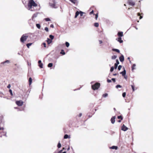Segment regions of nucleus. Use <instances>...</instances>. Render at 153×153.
Segmentation results:
<instances>
[{"mask_svg":"<svg viewBox=\"0 0 153 153\" xmlns=\"http://www.w3.org/2000/svg\"><path fill=\"white\" fill-rule=\"evenodd\" d=\"M37 6V4L33 0H29L27 4L28 10L31 11H34L35 10L33 9V7H36Z\"/></svg>","mask_w":153,"mask_h":153,"instance_id":"1","label":"nucleus"},{"mask_svg":"<svg viewBox=\"0 0 153 153\" xmlns=\"http://www.w3.org/2000/svg\"><path fill=\"white\" fill-rule=\"evenodd\" d=\"M100 84L99 83L97 82L94 85H92V88L94 90H95L97 89L100 87Z\"/></svg>","mask_w":153,"mask_h":153,"instance_id":"2","label":"nucleus"},{"mask_svg":"<svg viewBox=\"0 0 153 153\" xmlns=\"http://www.w3.org/2000/svg\"><path fill=\"white\" fill-rule=\"evenodd\" d=\"M56 3L55 0H53L52 3H50L49 4L51 7L54 8H57V6H56Z\"/></svg>","mask_w":153,"mask_h":153,"instance_id":"3","label":"nucleus"},{"mask_svg":"<svg viewBox=\"0 0 153 153\" xmlns=\"http://www.w3.org/2000/svg\"><path fill=\"white\" fill-rule=\"evenodd\" d=\"M28 37V36L26 34H24L22 35L20 38V41L22 42H24L26 41Z\"/></svg>","mask_w":153,"mask_h":153,"instance_id":"4","label":"nucleus"},{"mask_svg":"<svg viewBox=\"0 0 153 153\" xmlns=\"http://www.w3.org/2000/svg\"><path fill=\"white\" fill-rule=\"evenodd\" d=\"M35 21L34 20L32 19H30L28 21V23L30 27H33L34 26L35 23Z\"/></svg>","mask_w":153,"mask_h":153,"instance_id":"5","label":"nucleus"},{"mask_svg":"<svg viewBox=\"0 0 153 153\" xmlns=\"http://www.w3.org/2000/svg\"><path fill=\"white\" fill-rule=\"evenodd\" d=\"M128 3L129 5L131 6H134L135 4V2L132 0H128Z\"/></svg>","mask_w":153,"mask_h":153,"instance_id":"6","label":"nucleus"},{"mask_svg":"<svg viewBox=\"0 0 153 153\" xmlns=\"http://www.w3.org/2000/svg\"><path fill=\"white\" fill-rule=\"evenodd\" d=\"M23 102L22 101H17L16 102V104L19 106H21L22 105Z\"/></svg>","mask_w":153,"mask_h":153,"instance_id":"7","label":"nucleus"},{"mask_svg":"<svg viewBox=\"0 0 153 153\" xmlns=\"http://www.w3.org/2000/svg\"><path fill=\"white\" fill-rule=\"evenodd\" d=\"M71 3L75 4L76 5H77L79 2L77 0H69Z\"/></svg>","mask_w":153,"mask_h":153,"instance_id":"8","label":"nucleus"},{"mask_svg":"<svg viewBox=\"0 0 153 153\" xmlns=\"http://www.w3.org/2000/svg\"><path fill=\"white\" fill-rule=\"evenodd\" d=\"M121 129L122 130L126 131L128 129V128L125 126L124 124H123L121 127Z\"/></svg>","mask_w":153,"mask_h":153,"instance_id":"9","label":"nucleus"},{"mask_svg":"<svg viewBox=\"0 0 153 153\" xmlns=\"http://www.w3.org/2000/svg\"><path fill=\"white\" fill-rule=\"evenodd\" d=\"M119 64V62L118 59L116 60V63L114 64V66L115 69H116L118 65Z\"/></svg>","mask_w":153,"mask_h":153,"instance_id":"10","label":"nucleus"},{"mask_svg":"<svg viewBox=\"0 0 153 153\" xmlns=\"http://www.w3.org/2000/svg\"><path fill=\"white\" fill-rule=\"evenodd\" d=\"M39 14V13L38 12L34 13L32 16V19L33 20H34L35 18L37 17V15Z\"/></svg>","mask_w":153,"mask_h":153,"instance_id":"11","label":"nucleus"},{"mask_svg":"<svg viewBox=\"0 0 153 153\" xmlns=\"http://www.w3.org/2000/svg\"><path fill=\"white\" fill-rule=\"evenodd\" d=\"M117 35L119 37H121L123 36V32L122 31L118 32Z\"/></svg>","mask_w":153,"mask_h":153,"instance_id":"12","label":"nucleus"},{"mask_svg":"<svg viewBox=\"0 0 153 153\" xmlns=\"http://www.w3.org/2000/svg\"><path fill=\"white\" fill-rule=\"evenodd\" d=\"M119 59L120 61L122 62H123L124 61V56L123 55H122L119 57Z\"/></svg>","mask_w":153,"mask_h":153,"instance_id":"13","label":"nucleus"},{"mask_svg":"<svg viewBox=\"0 0 153 153\" xmlns=\"http://www.w3.org/2000/svg\"><path fill=\"white\" fill-rule=\"evenodd\" d=\"M115 117L113 116L111 119V121L112 124H113L115 122Z\"/></svg>","mask_w":153,"mask_h":153,"instance_id":"14","label":"nucleus"},{"mask_svg":"<svg viewBox=\"0 0 153 153\" xmlns=\"http://www.w3.org/2000/svg\"><path fill=\"white\" fill-rule=\"evenodd\" d=\"M38 63L39 64V66L41 68H43V64L42 62V61L41 60H39Z\"/></svg>","mask_w":153,"mask_h":153,"instance_id":"15","label":"nucleus"},{"mask_svg":"<svg viewBox=\"0 0 153 153\" xmlns=\"http://www.w3.org/2000/svg\"><path fill=\"white\" fill-rule=\"evenodd\" d=\"M116 40L120 43H122L123 42V40H122L121 37H118V38H117Z\"/></svg>","mask_w":153,"mask_h":153,"instance_id":"16","label":"nucleus"},{"mask_svg":"<svg viewBox=\"0 0 153 153\" xmlns=\"http://www.w3.org/2000/svg\"><path fill=\"white\" fill-rule=\"evenodd\" d=\"M126 73V70L125 69V68H124V70L123 71L120 72V74H122V76H124L125 75Z\"/></svg>","mask_w":153,"mask_h":153,"instance_id":"17","label":"nucleus"},{"mask_svg":"<svg viewBox=\"0 0 153 153\" xmlns=\"http://www.w3.org/2000/svg\"><path fill=\"white\" fill-rule=\"evenodd\" d=\"M117 148H118V147L117 146H112L110 148V149H117Z\"/></svg>","mask_w":153,"mask_h":153,"instance_id":"18","label":"nucleus"},{"mask_svg":"<svg viewBox=\"0 0 153 153\" xmlns=\"http://www.w3.org/2000/svg\"><path fill=\"white\" fill-rule=\"evenodd\" d=\"M112 51H113L116 52L118 53H119L120 52V50L119 49H117L113 48L112 49Z\"/></svg>","mask_w":153,"mask_h":153,"instance_id":"19","label":"nucleus"},{"mask_svg":"<svg viewBox=\"0 0 153 153\" xmlns=\"http://www.w3.org/2000/svg\"><path fill=\"white\" fill-rule=\"evenodd\" d=\"M48 43V44H50L52 42V40H51L50 39L48 38L47 40Z\"/></svg>","mask_w":153,"mask_h":153,"instance_id":"20","label":"nucleus"},{"mask_svg":"<svg viewBox=\"0 0 153 153\" xmlns=\"http://www.w3.org/2000/svg\"><path fill=\"white\" fill-rule=\"evenodd\" d=\"M79 12L78 11H77L75 13V15L74 16L75 18H76L77 17V16L79 15Z\"/></svg>","mask_w":153,"mask_h":153,"instance_id":"21","label":"nucleus"},{"mask_svg":"<svg viewBox=\"0 0 153 153\" xmlns=\"http://www.w3.org/2000/svg\"><path fill=\"white\" fill-rule=\"evenodd\" d=\"M64 138L65 139H66L68 138H70V137L67 134H65L64 135Z\"/></svg>","mask_w":153,"mask_h":153,"instance_id":"22","label":"nucleus"},{"mask_svg":"<svg viewBox=\"0 0 153 153\" xmlns=\"http://www.w3.org/2000/svg\"><path fill=\"white\" fill-rule=\"evenodd\" d=\"M32 79L31 77H30L29 79V84L30 85L32 82Z\"/></svg>","mask_w":153,"mask_h":153,"instance_id":"23","label":"nucleus"},{"mask_svg":"<svg viewBox=\"0 0 153 153\" xmlns=\"http://www.w3.org/2000/svg\"><path fill=\"white\" fill-rule=\"evenodd\" d=\"M136 66V64H134L131 67V70L133 71L134 69H135V67Z\"/></svg>","mask_w":153,"mask_h":153,"instance_id":"24","label":"nucleus"},{"mask_svg":"<svg viewBox=\"0 0 153 153\" xmlns=\"http://www.w3.org/2000/svg\"><path fill=\"white\" fill-rule=\"evenodd\" d=\"M10 62V61L9 60H6L4 62H2L1 63V64H4L5 63H9Z\"/></svg>","mask_w":153,"mask_h":153,"instance_id":"25","label":"nucleus"},{"mask_svg":"<svg viewBox=\"0 0 153 153\" xmlns=\"http://www.w3.org/2000/svg\"><path fill=\"white\" fill-rule=\"evenodd\" d=\"M53 64L52 63H50L48 64V66L49 68H51L53 66Z\"/></svg>","mask_w":153,"mask_h":153,"instance_id":"26","label":"nucleus"},{"mask_svg":"<svg viewBox=\"0 0 153 153\" xmlns=\"http://www.w3.org/2000/svg\"><path fill=\"white\" fill-rule=\"evenodd\" d=\"M60 54H62L63 55H64L65 54V52L64 51L63 49H62L61 50V51L60 52Z\"/></svg>","mask_w":153,"mask_h":153,"instance_id":"27","label":"nucleus"},{"mask_svg":"<svg viewBox=\"0 0 153 153\" xmlns=\"http://www.w3.org/2000/svg\"><path fill=\"white\" fill-rule=\"evenodd\" d=\"M49 37L51 39H50L52 40L53 39L54 36L52 35H49Z\"/></svg>","mask_w":153,"mask_h":153,"instance_id":"28","label":"nucleus"},{"mask_svg":"<svg viewBox=\"0 0 153 153\" xmlns=\"http://www.w3.org/2000/svg\"><path fill=\"white\" fill-rule=\"evenodd\" d=\"M117 58L116 55H113L111 56V59H115Z\"/></svg>","mask_w":153,"mask_h":153,"instance_id":"29","label":"nucleus"},{"mask_svg":"<svg viewBox=\"0 0 153 153\" xmlns=\"http://www.w3.org/2000/svg\"><path fill=\"white\" fill-rule=\"evenodd\" d=\"M36 27L39 29L40 28L41 26L39 24H37L36 25Z\"/></svg>","mask_w":153,"mask_h":153,"instance_id":"30","label":"nucleus"},{"mask_svg":"<svg viewBox=\"0 0 153 153\" xmlns=\"http://www.w3.org/2000/svg\"><path fill=\"white\" fill-rule=\"evenodd\" d=\"M32 43H27V44L26 45H27V47L28 48H29V47L31 46L32 45Z\"/></svg>","mask_w":153,"mask_h":153,"instance_id":"31","label":"nucleus"},{"mask_svg":"<svg viewBox=\"0 0 153 153\" xmlns=\"http://www.w3.org/2000/svg\"><path fill=\"white\" fill-rule=\"evenodd\" d=\"M99 24L98 23L96 22L94 23V26L96 27H98L99 26Z\"/></svg>","mask_w":153,"mask_h":153,"instance_id":"32","label":"nucleus"},{"mask_svg":"<svg viewBox=\"0 0 153 153\" xmlns=\"http://www.w3.org/2000/svg\"><path fill=\"white\" fill-rule=\"evenodd\" d=\"M108 96V94L107 93H105L103 94L102 97H106Z\"/></svg>","mask_w":153,"mask_h":153,"instance_id":"33","label":"nucleus"},{"mask_svg":"<svg viewBox=\"0 0 153 153\" xmlns=\"http://www.w3.org/2000/svg\"><path fill=\"white\" fill-rule=\"evenodd\" d=\"M117 118L118 119H120L121 120H122L123 119V118L121 115L118 116Z\"/></svg>","mask_w":153,"mask_h":153,"instance_id":"34","label":"nucleus"},{"mask_svg":"<svg viewBox=\"0 0 153 153\" xmlns=\"http://www.w3.org/2000/svg\"><path fill=\"white\" fill-rule=\"evenodd\" d=\"M65 44L66 46L67 47H68L69 46L70 44L69 43V42H66Z\"/></svg>","mask_w":153,"mask_h":153,"instance_id":"35","label":"nucleus"},{"mask_svg":"<svg viewBox=\"0 0 153 153\" xmlns=\"http://www.w3.org/2000/svg\"><path fill=\"white\" fill-rule=\"evenodd\" d=\"M61 146V145L60 142H59L57 145V147L58 148H60Z\"/></svg>","mask_w":153,"mask_h":153,"instance_id":"36","label":"nucleus"},{"mask_svg":"<svg viewBox=\"0 0 153 153\" xmlns=\"http://www.w3.org/2000/svg\"><path fill=\"white\" fill-rule=\"evenodd\" d=\"M79 12V14H80V15L81 16H83V14L84 13H83V12H82V11H80Z\"/></svg>","mask_w":153,"mask_h":153,"instance_id":"37","label":"nucleus"},{"mask_svg":"<svg viewBox=\"0 0 153 153\" xmlns=\"http://www.w3.org/2000/svg\"><path fill=\"white\" fill-rule=\"evenodd\" d=\"M114 67L113 66L111 67V69H110V71L111 72H112L113 71V70H114Z\"/></svg>","mask_w":153,"mask_h":153,"instance_id":"38","label":"nucleus"},{"mask_svg":"<svg viewBox=\"0 0 153 153\" xmlns=\"http://www.w3.org/2000/svg\"><path fill=\"white\" fill-rule=\"evenodd\" d=\"M122 87V86L120 85H117L116 86V87L117 88H121Z\"/></svg>","mask_w":153,"mask_h":153,"instance_id":"39","label":"nucleus"},{"mask_svg":"<svg viewBox=\"0 0 153 153\" xmlns=\"http://www.w3.org/2000/svg\"><path fill=\"white\" fill-rule=\"evenodd\" d=\"M122 67V66L121 65H119L118 67V70L119 71L120 70Z\"/></svg>","mask_w":153,"mask_h":153,"instance_id":"40","label":"nucleus"},{"mask_svg":"<svg viewBox=\"0 0 153 153\" xmlns=\"http://www.w3.org/2000/svg\"><path fill=\"white\" fill-rule=\"evenodd\" d=\"M45 19L46 21H49L51 20L49 18H46Z\"/></svg>","mask_w":153,"mask_h":153,"instance_id":"41","label":"nucleus"},{"mask_svg":"<svg viewBox=\"0 0 153 153\" xmlns=\"http://www.w3.org/2000/svg\"><path fill=\"white\" fill-rule=\"evenodd\" d=\"M131 87L132 88V90L133 91H134L135 90H134V86L133 85H131Z\"/></svg>","mask_w":153,"mask_h":153,"instance_id":"42","label":"nucleus"},{"mask_svg":"<svg viewBox=\"0 0 153 153\" xmlns=\"http://www.w3.org/2000/svg\"><path fill=\"white\" fill-rule=\"evenodd\" d=\"M9 92L10 93V94H11V96H13V93H12V91L11 90V89H10L9 90Z\"/></svg>","mask_w":153,"mask_h":153,"instance_id":"43","label":"nucleus"},{"mask_svg":"<svg viewBox=\"0 0 153 153\" xmlns=\"http://www.w3.org/2000/svg\"><path fill=\"white\" fill-rule=\"evenodd\" d=\"M126 95V92H123L122 94V96L123 97H125Z\"/></svg>","mask_w":153,"mask_h":153,"instance_id":"44","label":"nucleus"},{"mask_svg":"<svg viewBox=\"0 0 153 153\" xmlns=\"http://www.w3.org/2000/svg\"><path fill=\"white\" fill-rule=\"evenodd\" d=\"M45 30H46L47 32L48 31V27H46L45 28Z\"/></svg>","mask_w":153,"mask_h":153,"instance_id":"45","label":"nucleus"},{"mask_svg":"<svg viewBox=\"0 0 153 153\" xmlns=\"http://www.w3.org/2000/svg\"><path fill=\"white\" fill-rule=\"evenodd\" d=\"M111 80H112L113 82H116V80L115 78H112L111 79Z\"/></svg>","mask_w":153,"mask_h":153,"instance_id":"46","label":"nucleus"},{"mask_svg":"<svg viewBox=\"0 0 153 153\" xmlns=\"http://www.w3.org/2000/svg\"><path fill=\"white\" fill-rule=\"evenodd\" d=\"M98 17V14H97V13L95 15V18L96 20L97 19Z\"/></svg>","mask_w":153,"mask_h":153,"instance_id":"47","label":"nucleus"},{"mask_svg":"<svg viewBox=\"0 0 153 153\" xmlns=\"http://www.w3.org/2000/svg\"><path fill=\"white\" fill-rule=\"evenodd\" d=\"M42 44L45 48L46 47V44L44 42Z\"/></svg>","mask_w":153,"mask_h":153,"instance_id":"48","label":"nucleus"},{"mask_svg":"<svg viewBox=\"0 0 153 153\" xmlns=\"http://www.w3.org/2000/svg\"><path fill=\"white\" fill-rule=\"evenodd\" d=\"M107 82H111V80H110V79H108L107 80Z\"/></svg>","mask_w":153,"mask_h":153,"instance_id":"49","label":"nucleus"},{"mask_svg":"<svg viewBox=\"0 0 153 153\" xmlns=\"http://www.w3.org/2000/svg\"><path fill=\"white\" fill-rule=\"evenodd\" d=\"M99 42L100 44H101L102 43V41L101 40H99Z\"/></svg>","mask_w":153,"mask_h":153,"instance_id":"50","label":"nucleus"},{"mask_svg":"<svg viewBox=\"0 0 153 153\" xmlns=\"http://www.w3.org/2000/svg\"><path fill=\"white\" fill-rule=\"evenodd\" d=\"M11 87V85L10 84H9L7 86V88H10Z\"/></svg>","mask_w":153,"mask_h":153,"instance_id":"51","label":"nucleus"},{"mask_svg":"<svg viewBox=\"0 0 153 153\" xmlns=\"http://www.w3.org/2000/svg\"><path fill=\"white\" fill-rule=\"evenodd\" d=\"M94 13V10H92V11H91L90 13V14H92V13Z\"/></svg>","mask_w":153,"mask_h":153,"instance_id":"52","label":"nucleus"},{"mask_svg":"<svg viewBox=\"0 0 153 153\" xmlns=\"http://www.w3.org/2000/svg\"><path fill=\"white\" fill-rule=\"evenodd\" d=\"M50 27H51L53 28V27H54V26H53V24H51V25H50Z\"/></svg>","mask_w":153,"mask_h":153,"instance_id":"53","label":"nucleus"},{"mask_svg":"<svg viewBox=\"0 0 153 153\" xmlns=\"http://www.w3.org/2000/svg\"><path fill=\"white\" fill-rule=\"evenodd\" d=\"M82 115V114L81 113H79V117H81Z\"/></svg>","mask_w":153,"mask_h":153,"instance_id":"54","label":"nucleus"},{"mask_svg":"<svg viewBox=\"0 0 153 153\" xmlns=\"http://www.w3.org/2000/svg\"><path fill=\"white\" fill-rule=\"evenodd\" d=\"M137 15L138 16H140V13H137Z\"/></svg>","mask_w":153,"mask_h":153,"instance_id":"55","label":"nucleus"},{"mask_svg":"<svg viewBox=\"0 0 153 153\" xmlns=\"http://www.w3.org/2000/svg\"><path fill=\"white\" fill-rule=\"evenodd\" d=\"M143 16H140L139 19H142L143 18Z\"/></svg>","mask_w":153,"mask_h":153,"instance_id":"56","label":"nucleus"},{"mask_svg":"<svg viewBox=\"0 0 153 153\" xmlns=\"http://www.w3.org/2000/svg\"><path fill=\"white\" fill-rule=\"evenodd\" d=\"M124 76V78L125 79H126L127 78V76Z\"/></svg>","mask_w":153,"mask_h":153,"instance_id":"57","label":"nucleus"},{"mask_svg":"<svg viewBox=\"0 0 153 153\" xmlns=\"http://www.w3.org/2000/svg\"><path fill=\"white\" fill-rule=\"evenodd\" d=\"M70 149V147H68L67 148V150L68 151Z\"/></svg>","mask_w":153,"mask_h":153,"instance_id":"58","label":"nucleus"},{"mask_svg":"<svg viewBox=\"0 0 153 153\" xmlns=\"http://www.w3.org/2000/svg\"><path fill=\"white\" fill-rule=\"evenodd\" d=\"M116 75H117V74L116 73L114 74H113V75L114 76H116Z\"/></svg>","mask_w":153,"mask_h":153,"instance_id":"59","label":"nucleus"},{"mask_svg":"<svg viewBox=\"0 0 153 153\" xmlns=\"http://www.w3.org/2000/svg\"><path fill=\"white\" fill-rule=\"evenodd\" d=\"M121 122V120H118V122L119 123H120Z\"/></svg>","mask_w":153,"mask_h":153,"instance_id":"60","label":"nucleus"},{"mask_svg":"<svg viewBox=\"0 0 153 153\" xmlns=\"http://www.w3.org/2000/svg\"><path fill=\"white\" fill-rule=\"evenodd\" d=\"M4 128L3 127L1 128V130H4Z\"/></svg>","mask_w":153,"mask_h":153,"instance_id":"61","label":"nucleus"},{"mask_svg":"<svg viewBox=\"0 0 153 153\" xmlns=\"http://www.w3.org/2000/svg\"><path fill=\"white\" fill-rule=\"evenodd\" d=\"M127 59L128 60H130V58L129 57H128V58H127Z\"/></svg>","mask_w":153,"mask_h":153,"instance_id":"62","label":"nucleus"},{"mask_svg":"<svg viewBox=\"0 0 153 153\" xmlns=\"http://www.w3.org/2000/svg\"><path fill=\"white\" fill-rule=\"evenodd\" d=\"M62 153H66V152L65 151L63 152H62Z\"/></svg>","mask_w":153,"mask_h":153,"instance_id":"63","label":"nucleus"},{"mask_svg":"<svg viewBox=\"0 0 153 153\" xmlns=\"http://www.w3.org/2000/svg\"><path fill=\"white\" fill-rule=\"evenodd\" d=\"M62 151H63V150H61L60 151V152H62Z\"/></svg>","mask_w":153,"mask_h":153,"instance_id":"64","label":"nucleus"}]
</instances>
